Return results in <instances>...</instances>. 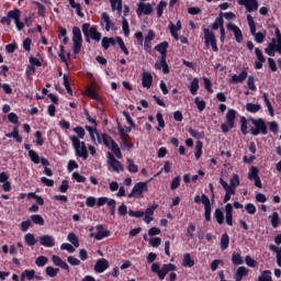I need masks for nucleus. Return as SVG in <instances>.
Segmentation results:
<instances>
[{
  "label": "nucleus",
  "instance_id": "f257e3e1",
  "mask_svg": "<svg viewBox=\"0 0 281 281\" xmlns=\"http://www.w3.org/2000/svg\"><path fill=\"white\" fill-rule=\"evenodd\" d=\"M248 122H251V124L255 127L250 128V135H252V137H258V135H267V133H269V130L267 128V123L265 122V119L259 117V119H254V117H249Z\"/></svg>",
  "mask_w": 281,
  "mask_h": 281
},
{
  "label": "nucleus",
  "instance_id": "f03ea898",
  "mask_svg": "<svg viewBox=\"0 0 281 281\" xmlns=\"http://www.w3.org/2000/svg\"><path fill=\"white\" fill-rule=\"evenodd\" d=\"M194 203L198 205H201L203 203L204 205V218L207 223L212 221V202H210V198L203 193L202 195H195L194 196Z\"/></svg>",
  "mask_w": 281,
  "mask_h": 281
},
{
  "label": "nucleus",
  "instance_id": "7ed1b4c3",
  "mask_svg": "<svg viewBox=\"0 0 281 281\" xmlns=\"http://www.w3.org/2000/svg\"><path fill=\"white\" fill-rule=\"evenodd\" d=\"M170 271H177V266L173 263H164L160 269L158 263L151 265V273H156L159 280H166V276H168Z\"/></svg>",
  "mask_w": 281,
  "mask_h": 281
},
{
  "label": "nucleus",
  "instance_id": "20e7f679",
  "mask_svg": "<svg viewBox=\"0 0 281 281\" xmlns=\"http://www.w3.org/2000/svg\"><path fill=\"white\" fill-rule=\"evenodd\" d=\"M70 139L72 142L76 156L83 159V161H87V159H89V151L87 150V145L85 142H80V139L76 136H70Z\"/></svg>",
  "mask_w": 281,
  "mask_h": 281
},
{
  "label": "nucleus",
  "instance_id": "39448f33",
  "mask_svg": "<svg viewBox=\"0 0 281 281\" xmlns=\"http://www.w3.org/2000/svg\"><path fill=\"white\" fill-rule=\"evenodd\" d=\"M81 30L88 43L89 38H92V41H97V43L100 42L102 38V33L98 32V29L95 26H91V24L89 23L82 24Z\"/></svg>",
  "mask_w": 281,
  "mask_h": 281
},
{
  "label": "nucleus",
  "instance_id": "423d86ee",
  "mask_svg": "<svg viewBox=\"0 0 281 281\" xmlns=\"http://www.w3.org/2000/svg\"><path fill=\"white\" fill-rule=\"evenodd\" d=\"M144 192H148V182H137L127 194V199H144Z\"/></svg>",
  "mask_w": 281,
  "mask_h": 281
},
{
  "label": "nucleus",
  "instance_id": "0eeeda50",
  "mask_svg": "<svg viewBox=\"0 0 281 281\" xmlns=\"http://www.w3.org/2000/svg\"><path fill=\"white\" fill-rule=\"evenodd\" d=\"M204 33V44L205 47H212L213 52H218V45L216 41V34H214V31L203 27Z\"/></svg>",
  "mask_w": 281,
  "mask_h": 281
},
{
  "label": "nucleus",
  "instance_id": "6e6552de",
  "mask_svg": "<svg viewBox=\"0 0 281 281\" xmlns=\"http://www.w3.org/2000/svg\"><path fill=\"white\" fill-rule=\"evenodd\" d=\"M72 44H74V47H72L74 54L75 55L80 54L82 49V32L78 26L72 27Z\"/></svg>",
  "mask_w": 281,
  "mask_h": 281
},
{
  "label": "nucleus",
  "instance_id": "1a4fd4ad",
  "mask_svg": "<svg viewBox=\"0 0 281 281\" xmlns=\"http://www.w3.org/2000/svg\"><path fill=\"white\" fill-rule=\"evenodd\" d=\"M236 110L234 109H228L226 113V123H223L221 125L222 133H229V130L234 128L236 124Z\"/></svg>",
  "mask_w": 281,
  "mask_h": 281
},
{
  "label": "nucleus",
  "instance_id": "9d476101",
  "mask_svg": "<svg viewBox=\"0 0 281 281\" xmlns=\"http://www.w3.org/2000/svg\"><path fill=\"white\" fill-rule=\"evenodd\" d=\"M108 166H110V168H112L114 172H124V167L122 166V162L115 159V156H113L111 151L108 153Z\"/></svg>",
  "mask_w": 281,
  "mask_h": 281
},
{
  "label": "nucleus",
  "instance_id": "9b49d317",
  "mask_svg": "<svg viewBox=\"0 0 281 281\" xmlns=\"http://www.w3.org/2000/svg\"><path fill=\"white\" fill-rule=\"evenodd\" d=\"M137 16H142L145 14L146 16H149V14H153V4L146 3V2H139L137 4L136 9Z\"/></svg>",
  "mask_w": 281,
  "mask_h": 281
},
{
  "label": "nucleus",
  "instance_id": "f8f14e48",
  "mask_svg": "<svg viewBox=\"0 0 281 281\" xmlns=\"http://www.w3.org/2000/svg\"><path fill=\"white\" fill-rule=\"evenodd\" d=\"M226 30L234 33L236 43H243V31H240V27H238V25L228 22L226 24Z\"/></svg>",
  "mask_w": 281,
  "mask_h": 281
},
{
  "label": "nucleus",
  "instance_id": "ddd939ff",
  "mask_svg": "<svg viewBox=\"0 0 281 281\" xmlns=\"http://www.w3.org/2000/svg\"><path fill=\"white\" fill-rule=\"evenodd\" d=\"M238 5H244L247 12H256L259 8L258 0H238Z\"/></svg>",
  "mask_w": 281,
  "mask_h": 281
},
{
  "label": "nucleus",
  "instance_id": "4468645a",
  "mask_svg": "<svg viewBox=\"0 0 281 281\" xmlns=\"http://www.w3.org/2000/svg\"><path fill=\"white\" fill-rule=\"evenodd\" d=\"M224 210L226 214V224L229 227L234 226V205H232V203H227Z\"/></svg>",
  "mask_w": 281,
  "mask_h": 281
},
{
  "label": "nucleus",
  "instance_id": "2eb2a0df",
  "mask_svg": "<svg viewBox=\"0 0 281 281\" xmlns=\"http://www.w3.org/2000/svg\"><path fill=\"white\" fill-rule=\"evenodd\" d=\"M95 229H97V234L94 235L95 240H102L103 238H109V236H111V232L109 229H104V226L102 224H98Z\"/></svg>",
  "mask_w": 281,
  "mask_h": 281
},
{
  "label": "nucleus",
  "instance_id": "dca6fc26",
  "mask_svg": "<svg viewBox=\"0 0 281 281\" xmlns=\"http://www.w3.org/2000/svg\"><path fill=\"white\" fill-rule=\"evenodd\" d=\"M106 269H109V260L104 258L97 260L94 265L95 273H104Z\"/></svg>",
  "mask_w": 281,
  "mask_h": 281
},
{
  "label": "nucleus",
  "instance_id": "f3484780",
  "mask_svg": "<svg viewBox=\"0 0 281 281\" xmlns=\"http://www.w3.org/2000/svg\"><path fill=\"white\" fill-rule=\"evenodd\" d=\"M142 85L144 89H150L153 87V75L146 70L142 74Z\"/></svg>",
  "mask_w": 281,
  "mask_h": 281
},
{
  "label": "nucleus",
  "instance_id": "a211bd4d",
  "mask_svg": "<svg viewBox=\"0 0 281 281\" xmlns=\"http://www.w3.org/2000/svg\"><path fill=\"white\" fill-rule=\"evenodd\" d=\"M40 245H42V247H55L56 245V240L54 239V237H52V235H44L42 237H40Z\"/></svg>",
  "mask_w": 281,
  "mask_h": 281
},
{
  "label": "nucleus",
  "instance_id": "6ab92c4d",
  "mask_svg": "<svg viewBox=\"0 0 281 281\" xmlns=\"http://www.w3.org/2000/svg\"><path fill=\"white\" fill-rule=\"evenodd\" d=\"M248 72L243 70L239 75H233L229 79L231 85H240V82H245L247 80Z\"/></svg>",
  "mask_w": 281,
  "mask_h": 281
},
{
  "label": "nucleus",
  "instance_id": "aec40b11",
  "mask_svg": "<svg viewBox=\"0 0 281 281\" xmlns=\"http://www.w3.org/2000/svg\"><path fill=\"white\" fill-rule=\"evenodd\" d=\"M101 20L105 22V32H111V30L115 32L117 30V27H115V24L111 21V16H109V13L103 12L101 15Z\"/></svg>",
  "mask_w": 281,
  "mask_h": 281
},
{
  "label": "nucleus",
  "instance_id": "412c9836",
  "mask_svg": "<svg viewBox=\"0 0 281 281\" xmlns=\"http://www.w3.org/2000/svg\"><path fill=\"white\" fill-rule=\"evenodd\" d=\"M168 47H169V44L167 41H165L156 45L155 50L159 52L160 56L168 57Z\"/></svg>",
  "mask_w": 281,
  "mask_h": 281
},
{
  "label": "nucleus",
  "instance_id": "4be33fe9",
  "mask_svg": "<svg viewBox=\"0 0 281 281\" xmlns=\"http://www.w3.org/2000/svg\"><path fill=\"white\" fill-rule=\"evenodd\" d=\"M246 276H249V269L245 267H239L234 274V280L243 281V278H245Z\"/></svg>",
  "mask_w": 281,
  "mask_h": 281
},
{
  "label": "nucleus",
  "instance_id": "5701e85b",
  "mask_svg": "<svg viewBox=\"0 0 281 281\" xmlns=\"http://www.w3.org/2000/svg\"><path fill=\"white\" fill-rule=\"evenodd\" d=\"M182 267H189V269L194 267V259L188 252L183 255Z\"/></svg>",
  "mask_w": 281,
  "mask_h": 281
},
{
  "label": "nucleus",
  "instance_id": "b1692460",
  "mask_svg": "<svg viewBox=\"0 0 281 281\" xmlns=\"http://www.w3.org/2000/svg\"><path fill=\"white\" fill-rule=\"evenodd\" d=\"M214 218L218 225H223L225 223V213H223V210L215 209Z\"/></svg>",
  "mask_w": 281,
  "mask_h": 281
},
{
  "label": "nucleus",
  "instance_id": "393cba45",
  "mask_svg": "<svg viewBox=\"0 0 281 281\" xmlns=\"http://www.w3.org/2000/svg\"><path fill=\"white\" fill-rule=\"evenodd\" d=\"M220 245H221L222 251H225V249L229 247V235L227 233H224L222 235Z\"/></svg>",
  "mask_w": 281,
  "mask_h": 281
},
{
  "label": "nucleus",
  "instance_id": "a878e982",
  "mask_svg": "<svg viewBox=\"0 0 281 281\" xmlns=\"http://www.w3.org/2000/svg\"><path fill=\"white\" fill-rule=\"evenodd\" d=\"M24 243H26V245L29 247H34V245H36V243H38V240H36V237H34V234L27 233L24 236Z\"/></svg>",
  "mask_w": 281,
  "mask_h": 281
},
{
  "label": "nucleus",
  "instance_id": "bb28decb",
  "mask_svg": "<svg viewBox=\"0 0 281 281\" xmlns=\"http://www.w3.org/2000/svg\"><path fill=\"white\" fill-rule=\"evenodd\" d=\"M111 9L113 12H117V14H122V0H110Z\"/></svg>",
  "mask_w": 281,
  "mask_h": 281
},
{
  "label": "nucleus",
  "instance_id": "cd10ccee",
  "mask_svg": "<svg viewBox=\"0 0 281 281\" xmlns=\"http://www.w3.org/2000/svg\"><path fill=\"white\" fill-rule=\"evenodd\" d=\"M189 90L191 95H196L199 91V78H193V80L190 82Z\"/></svg>",
  "mask_w": 281,
  "mask_h": 281
},
{
  "label": "nucleus",
  "instance_id": "c85d7f7f",
  "mask_svg": "<svg viewBox=\"0 0 281 281\" xmlns=\"http://www.w3.org/2000/svg\"><path fill=\"white\" fill-rule=\"evenodd\" d=\"M86 131H88V133H90V137L93 142H95V135L99 139V144L102 142V140H100V134L98 133V128L86 125Z\"/></svg>",
  "mask_w": 281,
  "mask_h": 281
},
{
  "label": "nucleus",
  "instance_id": "c756f323",
  "mask_svg": "<svg viewBox=\"0 0 281 281\" xmlns=\"http://www.w3.org/2000/svg\"><path fill=\"white\" fill-rule=\"evenodd\" d=\"M34 276H36V271L35 270H24L21 273V281H25V278L30 281L34 280Z\"/></svg>",
  "mask_w": 281,
  "mask_h": 281
},
{
  "label": "nucleus",
  "instance_id": "7c9ffc66",
  "mask_svg": "<svg viewBox=\"0 0 281 281\" xmlns=\"http://www.w3.org/2000/svg\"><path fill=\"white\" fill-rule=\"evenodd\" d=\"M262 109V105L258 103H246V111L248 113H258Z\"/></svg>",
  "mask_w": 281,
  "mask_h": 281
},
{
  "label": "nucleus",
  "instance_id": "2f4dec72",
  "mask_svg": "<svg viewBox=\"0 0 281 281\" xmlns=\"http://www.w3.org/2000/svg\"><path fill=\"white\" fill-rule=\"evenodd\" d=\"M269 218L274 229L280 227V215L278 214V212H273L272 215L269 216Z\"/></svg>",
  "mask_w": 281,
  "mask_h": 281
},
{
  "label": "nucleus",
  "instance_id": "473e14b6",
  "mask_svg": "<svg viewBox=\"0 0 281 281\" xmlns=\"http://www.w3.org/2000/svg\"><path fill=\"white\" fill-rule=\"evenodd\" d=\"M119 135H120V137H121V139L123 142V146H126V148H128L130 136H128V134H126L124 128L119 127Z\"/></svg>",
  "mask_w": 281,
  "mask_h": 281
},
{
  "label": "nucleus",
  "instance_id": "72a5a7b5",
  "mask_svg": "<svg viewBox=\"0 0 281 281\" xmlns=\"http://www.w3.org/2000/svg\"><path fill=\"white\" fill-rule=\"evenodd\" d=\"M247 21H248L251 36L257 35L258 33L256 32V22L254 21V16H251V14L247 15Z\"/></svg>",
  "mask_w": 281,
  "mask_h": 281
},
{
  "label": "nucleus",
  "instance_id": "f704fd0d",
  "mask_svg": "<svg viewBox=\"0 0 281 281\" xmlns=\"http://www.w3.org/2000/svg\"><path fill=\"white\" fill-rule=\"evenodd\" d=\"M7 15H9V19L14 21V23H15V21H19V19H21V10L13 9V10L9 11Z\"/></svg>",
  "mask_w": 281,
  "mask_h": 281
},
{
  "label": "nucleus",
  "instance_id": "c9c22d12",
  "mask_svg": "<svg viewBox=\"0 0 281 281\" xmlns=\"http://www.w3.org/2000/svg\"><path fill=\"white\" fill-rule=\"evenodd\" d=\"M276 38L272 40V42L268 45V47L265 49V53L268 55V56H276Z\"/></svg>",
  "mask_w": 281,
  "mask_h": 281
},
{
  "label": "nucleus",
  "instance_id": "e433bc0d",
  "mask_svg": "<svg viewBox=\"0 0 281 281\" xmlns=\"http://www.w3.org/2000/svg\"><path fill=\"white\" fill-rule=\"evenodd\" d=\"M224 23H225V21L223 20V13H221V15L217 16L215 19L214 23L212 24V30L216 31V30L223 27Z\"/></svg>",
  "mask_w": 281,
  "mask_h": 281
},
{
  "label": "nucleus",
  "instance_id": "4c0bfd02",
  "mask_svg": "<svg viewBox=\"0 0 281 281\" xmlns=\"http://www.w3.org/2000/svg\"><path fill=\"white\" fill-rule=\"evenodd\" d=\"M259 173H260V169H258V167L256 166H252L248 172L249 181H254V179L260 177Z\"/></svg>",
  "mask_w": 281,
  "mask_h": 281
},
{
  "label": "nucleus",
  "instance_id": "58836bf2",
  "mask_svg": "<svg viewBox=\"0 0 281 281\" xmlns=\"http://www.w3.org/2000/svg\"><path fill=\"white\" fill-rule=\"evenodd\" d=\"M166 8H168V2L161 0L157 5V16H158V19H161V16H164V10H166Z\"/></svg>",
  "mask_w": 281,
  "mask_h": 281
},
{
  "label": "nucleus",
  "instance_id": "ea45409f",
  "mask_svg": "<svg viewBox=\"0 0 281 281\" xmlns=\"http://www.w3.org/2000/svg\"><path fill=\"white\" fill-rule=\"evenodd\" d=\"M58 271H60V269L54 268L52 266H48L45 269V273L48 276V278H56L58 276Z\"/></svg>",
  "mask_w": 281,
  "mask_h": 281
},
{
  "label": "nucleus",
  "instance_id": "a19ab883",
  "mask_svg": "<svg viewBox=\"0 0 281 281\" xmlns=\"http://www.w3.org/2000/svg\"><path fill=\"white\" fill-rule=\"evenodd\" d=\"M31 221L34 225H45V218H43L40 214L31 215Z\"/></svg>",
  "mask_w": 281,
  "mask_h": 281
},
{
  "label": "nucleus",
  "instance_id": "79ce46f5",
  "mask_svg": "<svg viewBox=\"0 0 281 281\" xmlns=\"http://www.w3.org/2000/svg\"><path fill=\"white\" fill-rule=\"evenodd\" d=\"M202 155H203V143L201 140H198L195 145V159L200 160Z\"/></svg>",
  "mask_w": 281,
  "mask_h": 281
},
{
  "label": "nucleus",
  "instance_id": "37998d69",
  "mask_svg": "<svg viewBox=\"0 0 281 281\" xmlns=\"http://www.w3.org/2000/svg\"><path fill=\"white\" fill-rule=\"evenodd\" d=\"M127 164H128V166H127V170H128V172H132V173H137V172H139V168L137 167V165H135V162L133 161V159H131V158H128L127 159Z\"/></svg>",
  "mask_w": 281,
  "mask_h": 281
},
{
  "label": "nucleus",
  "instance_id": "c03bdc74",
  "mask_svg": "<svg viewBox=\"0 0 281 281\" xmlns=\"http://www.w3.org/2000/svg\"><path fill=\"white\" fill-rule=\"evenodd\" d=\"M168 29L170 30V34L175 38V41H179V31H177V26L175 25V23H172V21L169 22Z\"/></svg>",
  "mask_w": 281,
  "mask_h": 281
},
{
  "label": "nucleus",
  "instance_id": "a18cd8bd",
  "mask_svg": "<svg viewBox=\"0 0 281 281\" xmlns=\"http://www.w3.org/2000/svg\"><path fill=\"white\" fill-rule=\"evenodd\" d=\"M116 43L119 44L121 52H123L125 56H128V54H131V52H128V48H126V44H124V40H122V37H116Z\"/></svg>",
  "mask_w": 281,
  "mask_h": 281
},
{
  "label": "nucleus",
  "instance_id": "49530a36",
  "mask_svg": "<svg viewBox=\"0 0 281 281\" xmlns=\"http://www.w3.org/2000/svg\"><path fill=\"white\" fill-rule=\"evenodd\" d=\"M258 281H273L271 277V270H265L261 272V276L258 278Z\"/></svg>",
  "mask_w": 281,
  "mask_h": 281
},
{
  "label": "nucleus",
  "instance_id": "de8ad7c7",
  "mask_svg": "<svg viewBox=\"0 0 281 281\" xmlns=\"http://www.w3.org/2000/svg\"><path fill=\"white\" fill-rule=\"evenodd\" d=\"M240 131L244 136L248 135L247 117L240 116Z\"/></svg>",
  "mask_w": 281,
  "mask_h": 281
},
{
  "label": "nucleus",
  "instance_id": "09e8293b",
  "mask_svg": "<svg viewBox=\"0 0 281 281\" xmlns=\"http://www.w3.org/2000/svg\"><path fill=\"white\" fill-rule=\"evenodd\" d=\"M34 5H36L37 8V14L38 16H41L42 19H45V12H46V8L43 5V3L38 2V1H35L33 2Z\"/></svg>",
  "mask_w": 281,
  "mask_h": 281
},
{
  "label": "nucleus",
  "instance_id": "8fccbe9b",
  "mask_svg": "<svg viewBox=\"0 0 281 281\" xmlns=\"http://www.w3.org/2000/svg\"><path fill=\"white\" fill-rule=\"evenodd\" d=\"M29 157L33 164H41V156L34 149L29 150Z\"/></svg>",
  "mask_w": 281,
  "mask_h": 281
},
{
  "label": "nucleus",
  "instance_id": "3c124183",
  "mask_svg": "<svg viewBox=\"0 0 281 281\" xmlns=\"http://www.w3.org/2000/svg\"><path fill=\"white\" fill-rule=\"evenodd\" d=\"M232 262L235 266L243 265L244 260H243V256H240V252H234L232 255Z\"/></svg>",
  "mask_w": 281,
  "mask_h": 281
},
{
  "label": "nucleus",
  "instance_id": "603ef678",
  "mask_svg": "<svg viewBox=\"0 0 281 281\" xmlns=\"http://www.w3.org/2000/svg\"><path fill=\"white\" fill-rule=\"evenodd\" d=\"M67 238L69 243L74 245V247H80V240L78 239V236H76L74 233H69Z\"/></svg>",
  "mask_w": 281,
  "mask_h": 281
},
{
  "label": "nucleus",
  "instance_id": "864d4df0",
  "mask_svg": "<svg viewBox=\"0 0 281 281\" xmlns=\"http://www.w3.org/2000/svg\"><path fill=\"white\" fill-rule=\"evenodd\" d=\"M112 153L117 157V159H122V150L120 149V146L117 143H112V146L110 147Z\"/></svg>",
  "mask_w": 281,
  "mask_h": 281
},
{
  "label": "nucleus",
  "instance_id": "5fc2aeb1",
  "mask_svg": "<svg viewBox=\"0 0 281 281\" xmlns=\"http://www.w3.org/2000/svg\"><path fill=\"white\" fill-rule=\"evenodd\" d=\"M122 27H123L124 36H130L131 35V26L128 25V20H126V18H123Z\"/></svg>",
  "mask_w": 281,
  "mask_h": 281
},
{
  "label": "nucleus",
  "instance_id": "6e6d98bb",
  "mask_svg": "<svg viewBox=\"0 0 281 281\" xmlns=\"http://www.w3.org/2000/svg\"><path fill=\"white\" fill-rule=\"evenodd\" d=\"M102 139L106 148H111V146H113V143H115V140H113V138H111L109 134H102Z\"/></svg>",
  "mask_w": 281,
  "mask_h": 281
},
{
  "label": "nucleus",
  "instance_id": "4d7b16f0",
  "mask_svg": "<svg viewBox=\"0 0 281 281\" xmlns=\"http://www.w3.org/2000/svg\"><path fill=\"white\" fill-rule=\"evenodd\" d=\"M194 232H196V226L194 224H190L187 228V238H189V240L194 238Z\"/></svg>",
  "mask_w": 281,
  "mask_h": 281
},
{
  "label": "nucleus",
  "instance_id": "13d9d810",
  "mask_svg": "<svg viewBox=\"0 0 281 281\" xmlns=\"http://www.w3.org/2000/svg\"><path fill=\"white\" fill-rule=\"evenodd\" d=\"M194 103L196 104L198 111H205V106L207 105L205 101L201 100L199 97L194 99Z\"/></svg>",
  "mask_w": 281,
  "mask_h": 281
},
{
  "label": "nucleus",
  "instance_id": "bf43d9fd",
  "mask_svg": "<svg viewBox=\"0 0 281 281\" xmlns=\"http://www.w3.org/2000/svg\"><path fill=\"white\" fill-rule=\"evenodd\" d=\"M61 251H68V254H74L76 251V248L69 243H64L60 245Z\"/></svg>",
  "mask_w": 281,
  "mask_h": 281
},
{
  "label": "nucleus",
  "instance_id": "052dcab7",
  "mask_svg": "<svg viewBox=\"0 0 281 281\" xmlns=\"http://www.w3.org/2000/svg\"><path fill=\"white\" fill-rule=\"evenodd\" d=\"M48 260H49V259H47V257H45V256H40V257L36 258L35 265H36L37 267H45V265H47Z\"/></svg>",
  "mask_w": 281,
  "mask_h": 281
},
{
  "label": "nucleus",
  "instance_id": "680f3d73",
  "mask_svg": "<svg viewBox=\"0 0 281 281\" xmlns=\"http://www.w3.org/2000/svg\"><path fill=\"white\" fill-rule=\"evenodd\" d=\"M29 63L32 67H43V63H41V59L34 56H30Z\"/></svg>",
  "mask_w": 281,
  "mask_h": 281
},
{
  "label": "nucleus",
  "instance_id": "e2e57ef3",
  "mask_svg": "<svg viewBox=\"0 0 281 281\" xmlns=\"http://www.w3.org/2000/svg\"><path fill=\"white\" fill-rule=\"evenodd\" d=\"M256 43L262 44L265 43V38H267V33L258 32L254 35Z\"/></svg>",
  "mask_w": 281,
  "mask_h": 281
},
{
  "label": "nucleus",
  "instance_id": "0e129e2a",
  "mask_svg": "<svg viewBox=\"0 0 281 281\" xmlns=\"http://www.w3.org/2000/svg\"><path fill=\"white\" fill-rule=\"evenodd\" d=\"M8 120L11 124H16V126H19V115H16V113L14 112L9 113Z\"/></svg>",
  "mask_w": 281,
  "mask_h": 281
},
{
  "label": "nucleus",
  "instance_id": "69168bd1",
  "mask_svg": "<svg viewBox=\"0 0 281 281\" xmlns=\"http://www.w3.org/2000/svg\"><path fill=\"white\" fill-rule=\"evenodd\" d=\"M166 58L168 57L160 56V58L155 64V69H157L158 71H161L162 66L167 64Z\"/></svg>",
  "mask_w": 281,
  "mask_h": 281
},
{
  "label": "nucleus",
  "instance_id": "338daca9",
  "mask_svg": "<svg viewBox=\"0 0 281 281\" xmlns=\"http://www.w3.org/2000/svg\"><path fill=\"white\" fill-rule=\"evenodd\" d=\"M181 186V177L177 176L176 178L172 179L170 188L171 190H177Z\"/></svg>",
  "mask_w": 281,
  "mask_h": 281
},
{
  "label": "nucleus",
  "instance_id": "774afa93",
  "mask_svg": "<svg viewBox=\"0 0 281 281\" xmlns=\"http://www.w3.org/2000/svg\"><path fill=\"white\" fill-rule=\"evenodd\" d=\"M36 74V67L29 65L25 70L26 78H30L31 76H34Z\"/></svg>",
  "mask_w": 281,
  "mask_h": 281
}]
</instances>
